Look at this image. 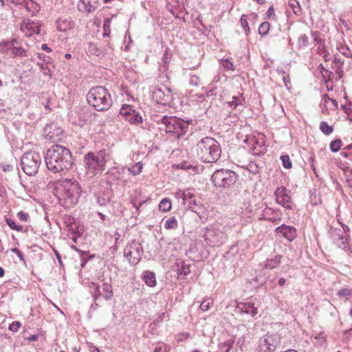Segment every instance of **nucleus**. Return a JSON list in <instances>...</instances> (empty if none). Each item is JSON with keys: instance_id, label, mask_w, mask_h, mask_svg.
I'll list each match as a JSON object with an SVG mask.
<instances>
[{"instance_id": "nucleus-28", "label": "nucleus", "mask_w": 352, "mask_h": 352, "mask_svg": "<svg viewBox=\"0 0 352 352\" xmlns=\"http://www.w3.org/2000/svg\"><path fill=\"white\" fill-rule=\"evenodd\" d=\"M281 258H282V256L276 255L274 258H267L264 262V267L266 269H269V270H272V269L276 268L280 263Z\"/></svg>"}, {"instance_id": "nucleus-50", "label": "nucleus", "mask_w": 352, "mask_h": 352, "mask_svg": "<svg viewBox=\"0 0 352 352\" xmlns=\"http://www.w3.org/2000/svg\"><path fill=\"white\" fill-rule=\"evenodd\" d=\"M342 66V65H333V69H334L335 73L337 75V76L336 77V80H340L343 76V70Z\"/></svg>"}, {"instance_id": "nucleus-56", "label": "nucleus", "mask_w": 352, "mask_h": 352, "mask_svg": "<svg viewBox=\"0 0 352 352\" xmlns=\"http://www.w3.org/2000/svg\"><path fill=\"white\" fill-rule=\"evenodd\" d=\"M21 327V323L19 321H14L9 325V330L12 332H17Z\"/></svg>"}, {"instance_id": "nucleus-27", "label": "nucleus", "mask_w": 352, "mask_h": 352, "mask_svg": "<svg viewBox=\"0 0 352 352\" xmlns=\"http://www.w3.org/2000/svg\"><path fill=\"white\" fill-rule=\"evenodd\" d=\"M245 102V98L242 94H239L237 96H233L232 100L228 102L229 107L236 109L239 106H243Z\"/></svg>"}, {"instance_id": "nucleus-61", "label": "nucleus", "mask_w": 352, "mask_h": 352, "mask_svg": "<svg viewBox=\"0 0 352 352\" xmlns=\"http://www.w3.org/2000/svg\"><path fill=\"white\" fill-rule=\"evenodd\" d=\"M252 280L255 283H258L260 285H263L265 283V278L261 275H258L256 276Z\"/></svg>"}, {"instance_id": "nucleus-53", "label": "nucleus", "mask_w": 352, "mask_h": 352, "mask_svg": "<svg viewBox=\"0 0 352 352\" xmlns=\"http://www.w3.org/2000/svg\"><path fill=\"white\" fill-rule=\"evenodd\" d=\"M318 50L320 52V54H322L323 56V58L324 59L325 61H329L331 59V55L330 54L327 52V50H326V48L324 47V46H322V47H318Z\"/></svg>"}, {"instance_id": "nucleus-48", "label": "nucleus", "mask_w": 352, "mask_h": 352, "mask_svg": "<svg viewBox=\"0 0 352 352\" xmlns=\"http://www.w3.org/2000/svg\"><path fill=\"white\" fill-rule=\"evenodd\" d=\"M213 304V300L211 298H207L204 300L201 305H200V309L202 311H207L210 307L211 305Z\"/></svg>"}, {"instance_id": "nucleus-5", "label": "nucleus", "mask_w": 352, "mask_h": 352, "mask_svg": "<svg viewBox=\"0 0 352 352\" xmlns=\"http://www.w3.org/2000/svg\"><path fill=\"white\" fill-rule=\"evenodd\" d=\"M157 124H162L160 126L161 130L164 129L167 133L170 134L175 138H181L188 131L189 121H185L181 118L173 116H164L157 120Z\"/></svg>"}, {"instance_id": "nucleus-4", "label": "nucleus", "mask_w": 352, "mask_h": 352, "mask_svg": "<svg viewBox=\"0 0 352 352\" xmlns=\"http://www.w3.org/2000/svg\"><path fill=\"white\" fill-rule=\"evenodd\" d=\"M86 97L88 104L98 111H107L113 103L109 91L103 86L91 87Z\"/></svg>"}, {"instance_id": "nucleus-11", "label": "nucleus", "mask_w": 352, "mask_h": 352, "mask_svg": "<svg viewBox=\"0 0 352 352\" xmlns=\"http://www.w3.org/2000/svg\"><path fill=\"white\" fill-rule=\"evenodd\" d=\"M120 115L131 124L139 125L143 122L139 111L130 104H123L120 109Z\"/></svg>"}, {"instance_id": "nucleus-9", "label": "nucleus", "mask_w": 352, "mask_h": 352, "mask_svg": "<svg viewBox=\"0 0 352 352\" xmlns=\"http://www.w3.org/2000/svg\"><path fill=\"white\" fill-rule=\"evenodd\" d=\"M143 253L141 243L135 240L128 243L124 250V257L133 265H137L141 261Z\"/></svg>"}, {"instance_id": "nucleus-63", "label": "nucleus", "mask_w": 352, "mask_h": 352, "mask_svg": "<svg viewBox=\"0 0 352 352\" xmlns=\"http://www.w3.org/2000/svg\"><path fill=\"white\" fill-rule=\"evenodd\" d=\"M281 74H283V80L285 85V86L287 87H288V86L290 85V78H289V76L287 75V76H285L284 74H285V72L283 71H280Z\"/></svg>"}, {"instance_id": "nucleus-15", "label": "nucleus", "mask_w": 352, "mask_h": 352, "mask_svg": "<svg viewBox=\"0 0 352 352\" xmlns=\"http://www.w3.org/2000/svg\"><path fill=\"white\" fill-rule=\"evenodd\" d=\"M63 129L55 123L47 124L44 128L45 138L52 142L60 141L63 136Z\"/></svg>"}, {"instance_id": "nucleus-39", "label": "nucleus", "mask_w": 352, "mask_h": 352, "mask_svg": "<svg viewBox=\"0 0 352 352\" xmlns=\"http://www.w3.org/2000/svg\"><path fill=\"white\" fill-rule=\"evenodd\" d=\"M177 221L175 217L168 218L165 223L164 228L166 229H175L177 227Z\"/></svg>"}, {"instance_id": "nucleus-52", "label": "nucleus", "mask_w": 352, "mask_h": 352, "mask_svg": "<svg viewBox=\"0 0 352 352\" xmlns=\"http://www.w3.org/2000/svg\"><path fill=\"white\" fill-rule=\"evenodd\" d=\"M221 65L223 67L228 70L233 71L234 70V66L232 62H230L228 59L222 60Z\"/></svg>"}, {"instance_id": "nucleus-57", "label": "nucleus", "mask_w": 352, "mask_h": 352, "mask_svg": "<svg viewBox=\"0 0 352 352\" xmlns=\"http://www.w3.org/2000/svg\"><path fill=\"white\" fill-rule=\"evenodd\" d=\"M182 168L184 170H191L194 173H198L199 170V166L187 164H183Z\"/></svg>"}, {"instance_id": "nucleus-26", "label": "nucleus", "mask_w": 352, "mask_h": 352, "mask_svg": "<svg viewBox=\"0 0 352 352\" xmlns=\"http://www.w3.org/2000/svg\"><path fill=\"white\" fill-rule=\"evenodd\" d=\"M89 287L92 289L91 294L94 299V302L98 301L99 298L102 296L101 285L98 283H96L95 282H91L89 283Z\"/></svg>"}, {"instance_id": "nucleus-36", "label": "nucleus", "mask_w": 352, "mask_h": 352, "mask_svg": "<svg viewBox=\"0 0 352 352\" xmlns=\"http://www.w3.org/2000/svg\"><path fill=\"white\" fill-rule=\"evenodd\" d=\"M342 146V142L340 139H336L331 142L329 147L333 153H336L340 151Z\"/></svg>"}, {"instance_id": "nucleus-19", "label": "nucleus", "mask_w": 352, "mask_h": 352, "mask_svg": "<svg viewBox=\"0 0 352 352\" xmlns=\"http://www.w3.org/2000/svg\"><path fill=\"white\" fill-rule=\"evenodd\" d=\"M275 232L282 234L283 236L289 241H292L296 236V230L293 226H286L285 224L277 227L275 229Z\"/></svg>"}, {"instance_id": "nucleus-51", "label": "nucleus", "mask_w": 352, "mask_h": 352, "mask_svg": "<svg viewBox=\"0 0 352 352\" xmlns=\"http://www.w3.org/2000/svg\"><path fill=\"white\" fill-rule=\"evenodd\" d=\"M311 35L314 38V40L315 42H316L318 44H320V47L324 46V41L319 37V32L318 31L312 32Z\"/></svg>"}, {"instance_id": "nucleus-7", "label": "nucleus", "mask_w": 352, "mask_h": 352, "mask_svg": "<svg viewBox=\"0 0 352 352\" xmlns=\"http://www.w3.org/2000/svg\"><path fill=\"white\" fill-rule=\"evenodd\" d=\"M237 178V174L233 170L222 168L213 173L211 180L215 186L226 188L233 185Z\"/></svg>"}, {"instance_id": "nucleus-18", "label": "nucleus", "mask_w": 352, "mask_h": 352, "mask_svg": "<svg viewBox=\"0 0 352 352\" xmlns=\"http://www.w3.org/2000/svg\"><path fill=\"white\" fill-rule=\"evenodd\" d=\"M331 236L339 247L343 245V248H346L348 235H345L344 231L332 228H331Z\"/></svg>"}, {"instance_id": "nucleus-32", "label": "nucleus", "mask_w": 352, "mask_h": 352, "mask_svg": "<svg viewBox=\"0 0 352 352\" xmlns=\"http://www.w3.org/2000/svg\"><path fill=\"white\" fill-rule=\"evenodd\" d=\"M143 164L141 162L135 163L133 166L126 168V171L131 173L133 175H138L142 173Z\"/></svg>"}, {"instance_id": "nucleus-12", "label": "nucleus", "mask_w": 352, "mask_h": 352, "mask_svg": "<svg viewBox=\"0 0 352 352\" xmlns=\"http://www.w3.org/2000/svg\"><path fill=\"white\" fill-rule=\"evenodd\" d=\"M83 162L87 171L93 175H96L98 170H103L105 168V164L94 152H89L85 154L83 157Z\"/></svg>"}, {"instance_id": "nucleus-25", "label": "nucleus", "mask_w": 352, "mask_h": 352, "mask_svg": "<svg viewBox=\"0 0 352 352\" xmlns=\"http://www.w3.org/2000/svg\"><path fill=\"white\" fill-rule=\"evenodd\" d=\"M142 279L148 287H155L156 285L155 274L153 272L146 270L143 272Z\"/></svg>"}, {"instance_id": "nucleus-13", "label": "nucleus", "mask_w": 352, "mask_h": 352, "mask_svg": "<svg viewBox=\"0 0 352 352\" xmlns=\"http://www.w3.org/2000/svg\"><path fill=\"white\" fill-rule=\"evenodd\" d=\"M280 343V338L277 335L267 334L259 340L258 347L264 352H273Z\"/></svg>"}, {"instance_id": "nucleus-33", "label": "nucleus", "mask_w": 352, "mask_h": 352, "mask_svg": "<svg viewBox=\"0 0 352 352\" xmlns=\"http://www.w3.org/2000/svg\"><path fill=\"white\" fill-rule=\"evenodd\" d=\"M179 268L177 270L178 274H183L187 276L190 272V265L186 264L184 261H180L178 263Z\"/></svg>"}, {"instance_id": "nucleus-62", "label": "nucleus", "mask_w": 352, "mask_h": 352, "mask_svg": "<svg viewBox=\"0 0 352 352\" xmlns=\"http://www.w3.org/2000/svg\"><path fill=\"white\" fill-rule=\"evenodd\" d=\"M38 58L40 60H42L45 63H49V62L51 59L50 56H47L42 53H38Z\"/></svg>"}, {"instance_id": "nucleus-20", "label": "nucleus", "mask_w": 352, "mask_h": 352, "mask_svg": "<svg viewBox=\"0 0 352 352\" xmlns=\"http://www.w3.org/2000/svg\"><path fill=\"white\" fill-rule=\"evenodd\" d=\"M236 308L241 313L249 314L254 317L258 314V307L254 305V303L251 302H239Z\"/></svg>"}, {"instance_id": "nucleus-17", "label": "nucleus", "mask_w": 352, "mask_h": 352, "mask_svg": "<svg viewBox=\"0 0 352 352\" xmlns=\"http://www.w3.org/2000/svg\"><path fill=\"white\" fill-rule=\"evenodd\" d=\"M7 50H11L14 56L25 57L27 56L26 50L22 47L21 41L13 38L6 43Z\"/></svg>"}, {"instance_id": "nucleus-31", "label": "nucleus", "mask_w": 352, "mask_h": 352, "mask_svg": "<svg viewBox=\"0 0 352 352\" xmlns=\"http://www.w3.org/2000/svg\"><path fill=\"white\" fill-rule=\"evenodd\" d=\"M287 6L296 15L300 16L302 14L300 3L297 0H289Z\"/></svg>"}, {"instance_id": "nucleus-43", "label": "nucleus", "mask_w": 352, "mask_h": 352, "mask_svg": "<svg viewBox=\"0 0 352 352\" xmlns=\"http://www.w3.org/2000/svg\"><path fill=\"white\" fill-rule=\"evenodd\" d=\"M96 155L102 160V162L106 165L107 157L109 156V153L106 149H101L95 153Z\"/></svg>"}, {"instance_id": "nucleus-37", "label": "nucleus", "mask_w": 352, "mask_h": 352, "mask_svg": "<svg viewBox=\"0 0 352 352\" xmlns=\"http://www.w3.org/2000/svg\"><path fill=\"white\" fill-rule=\"evenodd\" d=\"M274 214H275V211L271 208L267 207L263 210V215L265 216V219L272 222H274L276 221V217L272 216Z\"/></svg>"}, {"instance_id": "nucleus-2", "label": "nucleus", "mask_w": 352, "mask_h": 352, "mask_svg": "<svg viewBox=\"0 0 352 352\" xmlns=\"http://www.w3.org/2000/svg\"><path fill=\"white\" fill-rule=\"evenodd\" d=\"M54 190L60 204L65 207L76 204L82 192L78 182L73 179H65L57 182Z\"/></svg>"}, {"instance_id": "nucleus-16", "label": "nucleus", "mask_w": 352, "mask_h": 352, "mask_svg": "<svg viewBox=\"0 0 352 352\" xmlns=\"http://www.w3.org/2000/svg\"><path fill=\"white\" fill-rule=\"evenodd\" d=\"M192 189H188L187 193L189 198L186 196V199L184 201V204H188V208L192 211L199 214L202 210V205L199 197H197Z\"/></svg>"}, {"instance_id": "nucleus-45", "label": "nucleus", "mask_w": 352, "mask_h": 352, "mask_svg": "<svg viewBox=\"0 0 352 352\" xmlns=\"http://www.w3.org/2000/svg\"><path fill=\"white\" fill-rule=\"evenodd\" d=\"M170 347L167 346L163 342H158L156 344L154 352H168Z\"/></svg>"}, {"instance_id": "nucleus-8", "label": "nucleus", "mask_w": 352, "mask_h": 352, "mask_svg": "<svg viewBox=\"0 0 352 352\" xmlns=\"http://www.w3.org/2000/svg\"><path fill=\"white\" fill-rule=\"evenodd\" d=\"M204 237L210 246L219 247L226 241L227 234L219 226H210L206 228Z\"/></svg>"}, {"instance_id": "nucleus-21", "label": "nucleus", "mask_w": 352, "mask_h": 352, "mask_svg": "<svg viewBox=\"0 0 352 352\" xmlns=\"http://www.w3.org/2000/svg\"><path fill=\"white\" fill-rule=\"evenodd\" d=\"M126 171V167H113L109 172V179L115 181L125 182L126 179L124 178V175Z\"/></svg>"}, {"instance_id": "nucleus-10", "label": "nucleus", "mask_w": 352, "mask_h": 352, "mask_svg": "<svg viewBox=\"0 0 352 352\" xmlns=\"http://www.w3.org/2000/svg\"><path fill=\"white\" fill-rule=\"evenodd\" d=\"M152 98L162 105H170L173 100L171 89L164 85H157L153 91Z\"/></svg>"}, {"instance_id": "nucleus-1", "label": "nucleus", "mask_w": 352, "mask_h": 352, "mask_svg": "<svg viewBox=\"0 0 352 352\" xmlns=\"http://www.w3.org/2000/svg\"><path fill=\"white\" fill-rule=\"evenodd\" d=\"M47 169L54 173H63L69 170L74 164L71 151L60 144H54L45 154Z\"/></svg>"}, {"instance_id": "nucleus-24", "label": "nucleus", "mask_w": 352, "mask_h": 352, "mask_svg": "<svg viewBox=\"0 0 352 352\" xmlns=\"http://www.w3.org/2000/svg\"><path fill=\"white\" fill-rule=\"evenodd\" d=\"M102 296L105 300H111L113 296V291L112 285L108 283H102L101 285Z\"/></svg>"}, {"instance_id": "nucleus-58", "label": "nucleus", "mask_w": 352, "mask_h": 352, "mask_svg": "<svg viewBox=\"0 0 352 352\" xmlns=\"http://www.w3.org/2000/svg\"><path fill=\"white\" fill-rule=\"evenodd\" d=\"M11 251L16 254V255L19 257V258L20 259V261H23L25 262V258H24V256H23V254L21 251H20L18 248H13L11 249Z\"/></svg>"}, {"instance_id": "nucleus-60", "label": "nucleus", "mask_w": 352, "mask_h": 352, "mask_svg": "<svg viewBox=\"0 0 352 352\" xmlns=\"http://www.w3.org/2000/svg\"><path fill=\"white\" fill-rule=\"evenodd\" d=\"M111 22V18H105L104 19V24H103L104 32L110 31Z\"/></svg>"}, {"instance_id": "nucleus-38", "label": "nucleus", "mask_w": 352, "mask_h": 352, "mask_svg": "<svg viewBox=\"0 0 352 352\" xmlns=\"http://www.w3.org/2000/svg\"><path fill=\"white\" fill-rule=\"evenodd\" d=\"M270 24L269 22L265 21L262 23L258 28V33L263 36L267 34L270 30Z\"/></svg>"}, {"instance_id": "nucleus-34", "label": "nucleus", "mask_w": 352, "mask_h": 352, "mask_svg": "<svg viewBox=\"0 0 352 352\" xmlns=\"http://www.w3.org/2000/svg\"><path fill=\"white\" fill-rule=\"evenodd\" d=\"M159 209L162 212L169 211L171 209L170 200L168 198L163 199L159 204Z\"/></svg>"}, {"instance_id": "nucleus-6", "label": "nucleus", "mask_w": 352, "mask_h": 352, "mask_svg": "<svg viewBox=\"0 0 352 352\" xmlns=\"http://www.w3.org/2000/svg\"><path fill=\"white\" fill-rule=\"evenodd\" d=\"M42 158L38 153L26 152L21 159V165L23 172L30 176L34 175L41 164Z\"/></svg>"}, {"instance_id": "nucleus-29", "label": "nucleus", "mask_w": 352, "mask_h": 352, "mask_svg": "<svg viewBox=\"0 0 352 352\" xmlns=\"http://www.w3.org/2000/svg\"><path fill=\"white\" fill-rule=\"evenodd\" d=\"M233 343L234 340L232 339L219 342L217 346V352H230L232 348Z\"/></svg>"}, {"instance_id": "nucleus-3", "label": "nucleus", "mask_w": 352, "mask_h": 352, "mask_svg": "<svg viewBox=\"0 0 352 352\" xmlns=\"http://www.w3.org/2000/svg\"><path fill=\"white\" fill-rule=\"evenodd\" d=\"M197 157L204 163H214L220 158L221 148L213 138L204 137L194 146Z\"/></svg>"}, {"instance_id": "nucleus-35", "label": "nucleus", "mask_w": 352, "mask_h": 352, "mask_svg": "<svg viewBox=\"0 0 352 352\" xmlns=\"http://www.w3.org/2000/svg\"><path fill=\"white\" fill-rule=\"evenodd\" d=\"M320 129L326 135H330L333 131V126L329 125L325 121L320 123Z\"/></svg>"}, {"instance_id": "nucleus-47", "label": "nucleus", "mask_w": 352, "mask_h": 352, "mask_svg": "<svg viewBox=\"0 0 352 352\" xmlns=\"http://www.w3.org/2000/svg\"><path fill=\"white\" fill-rule=\"evenodd\" d=\"M280 160L282 161V164L285 168H290L292 166V163L290 160V158L288 155H281Z\"/></svg>"}, {"instance_id": "nucleus-55", "label": "nucleus", "mask_w": 352, "mask_h": 352, "mask_svg": "<svg viewBox=\"0 0 352 352\" xmlns=\"http://www.w3.org/2000/svg\"><path fill=\"white\" fill-rule=\"evenodd\" d=\"M298 44L300 46L307 47L309 45V38L305 34H302L298 38Z\"/></svg>"}, {"instance_id": "nucleus-54", "label": "nucleus", "mask_w": 352, "mask_h": 352, "mask_svg": "<svg viewBox=\"0 0 352 352\" xmlns=\"http://www.w3.org/2000/svg\"><path fill=\"white\" fill-rule=\"evenodd\" d=\"M352 294V289L342 288L338 291L337 295L339 297L349 296Z\"/></svg>"}, {"instance_id": "nucleus-22", "label": "nucleus", "mask_w": 352, "mask_h": 352, "mask_svg": "<svg viewBox=\"0 0 352 352\" xmlns=\"http://www.w3.org/2000/svg\"><path fill=\"white\" fill-rule=\"evenodd\" d=\"M78 4L79 10L85 9L87 12H91L98 7V0H81Z\"/></svg>"}, {"instance_id": "nucleus-41", "label": "nucleus", "mask_w": 352, "mask_h": 352, "mask_svg": "<svg viewBox=\"0 0 352 352\" xmlns=\"http://www.w3.org/2000/svg\"><path fill=\"white\" fill-rule=\"evenodd\" d=\"M189 85L193 87H199L200 85L201 79L200 78L195 74H190L189 75Z\"/></svg>"}, {"instance_id": "nucleus-49", "label": "nucleus", "mask_w": 352, "mask_h": 352, "mask_svg": "<svg viewBox=\"0 0 352 352\" xmlns=\"http://www.w3.org/2000/svg\"><path fill=\"white\" fill-rule=\"evenodd\" d=\"M188 190V188L184 190H178L175 192V196L177 199H181L184 201L185 200V199H186V196L189 198V195L187 193Z\"/></svg>"}, {"instance_id": "nucleus-64", "label": "nucleus", "mask_w": 352, "mask_h": 352, "mask_svg": "<svg viewBox=\"0 0 352 352\" xmlns=\"http://www.w3.org/2000/svg\"><path fill=\"white\" fill-rule=\"evenodd\" d=\"M343 63H344V61H343V60H342L340 58L337 57V56H336V57L334 58V60H333V65H343Z\"/></svg>"}, {"instance_id": "nucleus-14", "label": "nucleus", "mask_w": 352, "mask_h": 352, "mask_svg": "<svg viewBox=\"0 0 352 352\" xmlns=\"http://www.w3.org/2000/svg\"><path fill=\"white\" fill-rule=\"evenodd\" d=\"M290 193L291 191L283 186L278 187L274 192L276 202L289 210L292 208Z\"/></svg>"}, {"instance_id": "nucleus-23", "label": "nucleus", "mask_w": 352, "mask_h": 352, "mask_svg": "<svg viewBox=\"0 0 352 352\" xmlns=\"http://www.w3.org/2000/svg\"><path fill=\"white\" fill-rule=\"evenodd\" d=\"M56 28L60 32H65L70 30L73 23L70 18H59L56 21Z\"/></svg>"}, {"instance_id": "nucleus-44", "label": "nucleus", "mask_w": 352, "mask_h": 352, "mask_svg": "<svg viewBox=\"0 0 352 352\" xmlns=\"http://www.w3.org/2000/svg\"><path fill=\"white\" fill-rule=\"evenodd\" d=\"M247 17L248 16L245 15V14H243L241 17V25L242 26V28L244 29V32L245 33L246 35H248L249 33H250V28H249V25H248V21H247Z\"/></svg>"}, {"instance_id": "nucleus-59", "label": "nucleus", "mask_w": 352, "mask_h": 352, "mask_svg": "<svg viewBox=\"0 0 352 352\" xmlns=\"http://www.w3.org/2000/svg\"><path fill=\"white\" fill-rule=\"evenodd\" d=\"M17 217L23 221H27L29 219V214L23 211H19L17 213Z\"/></svg>"}, {"instance_id": "nucleus-42", "label": "nucleus", "mask_w": 352, "mask_h": 352, "mask_svg": "<svg viewBox=\"0 0 352 352\" xmlns=\"http://www.w3.org/2000/svg\"><path fill=\"white\" fill-rule=\"evenodd\" d=\"M6 223L8 224V226L12 229V230H16V231H22L23 230V226H20V225H16V223H15V221L13 220L12 219H6Z\"/></svg>"}, {"instance_id": "nucleus-40", "label": "nucleus", "mask_w": 352, "mask_h": 352, "mask_svg": "<svg viewBox=\"0 0 352 352\" xmlns=\"http://www.w3.org/2000/svg\"><path fill=\"white\" fill-rule=\"evenodd\" d=\"M89 51L96 55V56H100L102 54V50L100 46H98L97 45H95L94 43H90L89 46Z\"/></svg>"}, {"instance_id": "nucleus-46", "label": "nucleus", "mask_w": 352, "mask_h": 352, "mask_svg": "<svg viewBox=\"0 0 352 352\" xmlns=\"http://www.w3.org/2000/svg\"><path fill=\"white\" fill-rule=\"evenodd\" d=\"M338 50L341 54L348 58L352 57V52L347 45H342L338 47Z\"/></svg>"}, {"instance_id": "nucleus-30", "label": "nucleus", "mask_w": 352, "mask_h": 352, "mask_svg": "<svg viewBox=\"0 0 352 352\" xmlns=\"http://www.w3.org/2000/svg\"><path fill=\"white\" fill-rule=\"evenodd\" d=\"M40 6L34 0H28L26 10L30 12L32 16H35L40 10Z\"/></svg>"}]
</instances>
